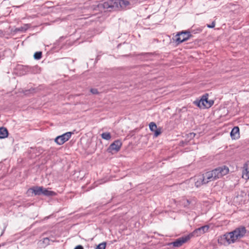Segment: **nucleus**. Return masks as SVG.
Instances as JSON below:
<instances>
[{
	"instance_id": "obj_1",
	"label": "nucleus",
	"mask_w": 249,
	"mask_h": 249,
	"mask_svg": "<svg viewBox=\"0 0 249 249\" xmlns=\"http://www.w3.org/2000/svg\"><path fill=\"white\" fill-rule=\"evenodd\" d=\"M229 172V168L226 166H223L208 171L203 174L196 175L193 179L195 182V185L196 187H198L209 182L213 181L221 178L226 175Z\"/></svg>"
},
{
	"instance_id": "obj_2",
	"label": "nucleus",
	"mask_w": 249,
	"mask_h": 249,
	"mask_svg": "<svg viewBox=\"0 0 249 249\" xmlns=\"http://www.w3.org/2000/svg\"><path fill=\"white\" fill-rule=\"evenodd\" d=\"M246 230L244 227H240L233 231L226 233L220 236L218 239V242L221 245H227L238 241L244 236Z\"/></svg>"
},
{
	"instance_id": "obj_3",
	"label": "nucleus",
	"mask_w": 249,
	"mask_h": 249,
	"mask_svg": "<svg viewBox=\"0 0 249 249\" xmlns=\"http://www.w3.org/2000/svg\"><path fill=\"white\" fill-rule=\"evenodd\" d=\"M214 102L212 100H208V95H203L199 100L194 102V104L200 108H208L212 106Z\"/></svg>"
},
{
	"instance_id": "obj_4",
	"label": "nucleus",
	"mask_w": 249,
	"mask_h": 249,
	"mask_svg": "<svg viewBox=\"0 0 249 249\" xmlns=\"http://www.w3.org/2000/svg\"><path fill=\"white\" fill-rule=\"evenodd\" d=\"M27 192L29 194H32L35 195H40L43 194L45 196H52L55 195V193L53 192L48 190L43 187L38 186L29 189Z\"/></svg>"
},
{
	"instance_id": "obj_5",
	"label": "nucleus",
	"mask_w": 249,
	"mask_h": 249,
	"mask_svg": "<svg viewBox=\"0 0 249 249\" xmlns=\"http://www.w3.org/2000/svg\"><path fill=\"white\" fill-rule=\"evenodd\" d=\"M196 201L193 199H188L185 198H182L179 201V204L182 206L186 209H192L195 207Z\"/></svg>"
},
{
	"instance_id": "obj_6",
	"label": "nucleus",
	"mask_w": 249,
	"mask_h": 249,
	"mask_svg": "<svg viewBox=\"0 0 249 249\" xmlns=\"http://www.w3.org/2000/svg\"><path fill=\"white\" fill-rule=\"evenodd\" d=\"M191 35L189 32H182L178 33L177 35V38L176 39V43L177 44H178L185 41L187 40L190 37Z\"/></svg>"
},
{
	"instance_id": "obj_7",
	"label": "nucleus",
	"mask_w": 249,
	"mask_h": 249,
	"mask_svg": "<svg viewBox=\"0 0 249 249\" xmlns=\"http://www.w3.org/2000/svg\"><path fill=\"white\" fill-rule=\"evenodd\" d=\"M209 228L210 227L209 225H205L204 226L201 227L194 230L193 232L190 234L189 235H191V238L192 236H200L202 234L208 231Z\"/></svg>"
},
{
	"instance_id": "obj_8",
	"label": "nucleus",
	"mask_w": 249,
	"mask_h": 249,
	"mask_svg": "<svg viewBox=\"0 0 249 249\" xmlns=\"http://www.w3.org/2000/svg\"><path fill=\"white\" fill-rule=\"evenodd\" d=\"M122 145V143L120 141L116 140L110 145L107 148V151L112 153L117 152L120 150Z\"/></svg>"
},
{
	"instance_id": "obj_9",
	"label": "nucleus",
	"mask_w": 249,
	"mask_h": 249,
	"mask_svg": "<svg viewBox=\"0 0 249 249\" xmlns=\"http://www.w3.org/2000/svg\"><path fill=\"white\" fill-rule=\"evenodd\" d=\"M71 134L72 133L71 132H69L61 136H57L55 139V142L57 144L61 145L69 140L71 137Z\"/></svg>"
},
{
	"instance_id": "obj_10",
	"label": "nucleus",
	"mask_w": 249,
	"mask_h": 249,
	"mask_svg": "<svg viewBox=\"0 0 249 249\" xmlns=\"http://www.w3.org/2000/svg\"><path fill=\"white\" fill-rule=\"evenodd\" d=\"M190 238L191 235H189L180 237L172 242V245L175 247H179L188 241Z\"/></svg>"
},
{
	"instance_id": "obj_11",
	"label": "nucleus",
	"mask_w": 249,
	"mask_h": 249,
	"mask_svg": "<svg viewBox=\"0 0 249 249\" xmlns=\"http://www.w3.org/2000/svg\"><path fill=\"white\" fill-rule=\"evenodd\" d=\"M116 8H121L125 9L129 8L130 6V3L128 0H116Z\"/></svg>"
},
{
	"instance_id": "obj_12",
	"label": "nucleus",
	"mask_w": 249,
	"mask_h": 249,
	"mask_svg": "<svg viewBox=\"0 0 249 249\" xmlns=\"http://www.w3.org/2000/svg\"><path fill=\"white\" fill-rule=\"evenodd\" d=\"M150 130L154 133V136L157 137L161 133V129L160 128H158L156 124L154 122H151L149 124Z\"/></svg>"
},
{
	"instance_id": "obj_13",
	"label": "nucleus",
	"mask_w": 249,
	"mask_h": 249,
	"mask_svg": "<svg viewBox=\"0 0 249 249\" xmlns=\"http://www.w3.org/2000/svg\"><path fill=\"white\" fill-rule=\"evenodd\" d=\"M242 178L246 180L249 179V161L247 162L243 166Z\"/></svg>"
},
{
	"instance_id": "obj_14",
	"label": "nucleus",
	"mask_w": 249,
	"mask_h": 249,
	"mask_svg": "<svg viewBox=\"0 0 249 249\" xmlns=\"http://www.w3.org/2000/svg\"><path fill=\"white\" fill-rule=\"evenodd\" d=\"M116 0H109L103 3V7L104 8L108 9L109 8L116 7Z\"/></svg>"
},
{
	"instance_id": "obj_15",
	"label": "nucleus",
	"mask_w": 249,
	"mask_h": 249,
	"mask_svg": "<svg viewBox=\"0 0 249 249\" xmlns=\"http://www.w3.org/2000/svg\"><path fill=\"white\" fill-rule=\"evenodd\" d=\"M231 136L233 139H236L239 137V128L237 126L234 127L231 132Z\"/></svg>"
},
{
	"instance_id": "obj_16",
	"label": "nucleus",
	"mask_w": 249,
	"mask_h": 249,
	"mask_svg": "<svg viewBox=\"0 0 249 249\" xmlns=\"http://www.w3.org/2000/svg\"><path fill=\"white\" fill-rule=\"evenodd\" d=\"M7 130L3 127L0 128V139H3L8 136Z\"/></svg>"
},
{
	"instance_id": "obj_17",
	"label": "nucleus",
	"mask_w": 249,
	"mask_h": 249,
	"mask_svg": "<svg viewBox=\"0 0 249 249\" xmlns=\"http://www.w3.org/2000/svg\"><path fill=\"white\" fill-rule=\"evenodd\" d=\"M102 138L106 140H109L111 139L110 134L108 132H105L101 134Z\"/></svg>"
},
{
	"instance_id": "obj_18",
	"label": "nucleus",
	"mask_w": 249,
	"mask_h": 249,
	"mask_svg": "<svg viewBox=\"0 0 249 249\" xmlns=\"http://www.w3.org/2000/svg\"><path fill=\"white\" fill-rule=\"evenodd\" d=\"M106 247V243L103 242L102 243L99 244L96 247V249H105Z\"/></svg>"
},
{
	"instance_id": "obj_19",
	"label": "nucleus",
	"mask_w": 249,
	"mask_h": 249,
	"mask_svg": "<svg viewBox=\"0 0 249 249\" xmlns=\"http://www.w3.org/2000/svg\"><path fill=\"white\" fill-rule=\"evenodd\" d=\"M50 242V240L48 238H44L43 239V240L41 241V243L43 244V246H46L48 245H49Z\"/></svg>"
},
{
	"instance_id": "obj_20",
	"label": "nucleus",
	"mask_w": 249,
	"mask_h": 249,
	"mask_svg": "<svg viewBox=\"0 0 249 249\" xmlns=\"http://www.w3.org/2000/svg\"><path fill=\"white\" fill-rule=\"evenodd\" d=\"M41 52H36L35 54H34V58L35 59H39L41 58Z\"/></svg>"
},
{
	"instance_id": "obj_21",
	"label": "nucleus",
	"mask_w": 249,
	"mask_h": 249,
	"mask_svg": "<svg viewBox=\"0 0 249 249\" xmlns=\"http://www.w3.org/2000/svg\"><path fill=\"white\" fill-rule=\"evenodd\" d=\"M196 134L194 133H190L188 134V137L190 139L194 138L195 137Z\"/></svg>"
},
{
	"instance_id": "obj_22",
	"label": "nucleus",
	"mask_w": 249,
	"mask_h": 249,
	"mask_svg": "<svg viewBox=\"0 0 249 249\" xmlns=\"http://www.w3.org/2000/svg\"><path fill=\"white\" fill-rule=\"evenodd\" d=\"M90 92L93 94H96L98 93L97 90L95 89H90Z\"/></svg>"
},
{
	"instance_id": "obj_23",
	"label": "nucleus",
	"mask_w": 249,
	"mask_h": 249,
	"mask_svg": "<svg viewBox=\"0 0 249 249\" xmlns=\"http://www.w3.org/2000/svg\"><path fill=\"white\" fill-rule=\"evenodd\" d=\"M207 26L208 28H213L214 27V26H215V23H214V22H213L211 25L207 24Z\"/></svg>"
},
{
	"instance_id": "obj_24",
	"label": "nucleus",
	"mask_w": 249,
	"mask_h": 249,
	"mask_svg": "<svg viewBox=\"0 0 249 249\" xmlns=\"http://www.w3.org/2000/svg\"><path fill=\"white\" fill-rule=\"evenodd\" d=\"M74 249H84V248L81 245H78L76 246Z\"/></svg>"
}]
</instances>
